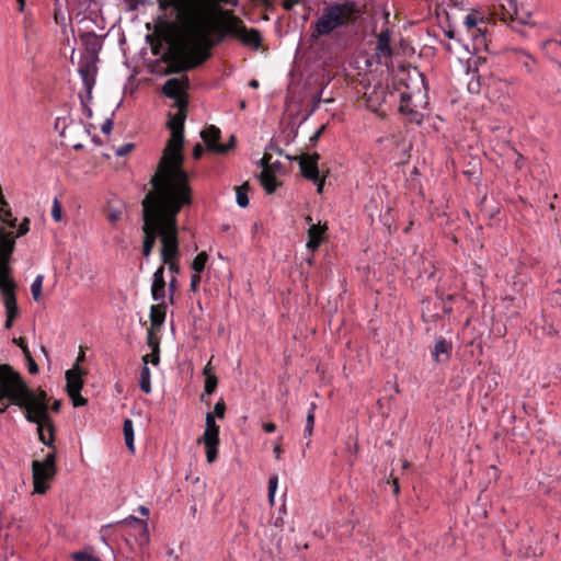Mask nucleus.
Here are the masks:
<instances>
[{"label":"nucleus","mask_w":561,"mask_h":561,"mask_svg":"<svg viewBox=\"0 0 561 561\" xmlns=\"http://www.w3.org/2000/svg\"><path fill=\"white\" fill-rule=\"evenodd\" d=\"M360 15V8L355 1L329 3L321 16L311 24V37L328 36L335 28L355 22Z\"/></svg>","instance_id":"nucleus-7"},{"label":"nucleus","mask_w":561,"mask_h":561,"mask_svg":"<svg viewBox=\"0 0 561 561\" xmlns=\"http://www.w3.org/2000/svg\"><path fill=\"white\" fill-rule=\"evenodd\" d=\"M61 409V401L60 400H55L54 403L51 404L50 407V410L55 413H58Z\"/></svg>","instance_id":"nucleus-64"},{"label":"nucleus","mask_w":561,"mask_h":561,"mask_svg":"<svg viewBox=\"0 0 561 561\" xmlns=\"http://www.w3.org/2000/svg\"><path fill=\"white\" fill-rule=\"evenodd\" d=\"M391 32L386 28L380 32L376 45V54L378 57H390L392 55L390 46Z\"/></svg>","instance_id":"nucleus-23"},{"label":"nucleus","mask_w":561,"mask_h":561,"mask_svg":"<svg viewBox=\"0 0 561 561\" xmlns=\"http://www.w3.org/2000/svg\"><path fill=\"white\" fill-rule=\"evenodd\" d=\"M277 483H278V477L276 474H272L268 479V485H267V489H268V501L271 504L274 503V497H275V492H276V489H277Z\"/></svg>","instance_id":"nucleus-40"},{"label":"nucleus","mask_w":561,"mask_h":561,"mask_svg":"<svg viewBox=\"0 0 561 561\" xmlns=\"http://www.w3.org/2000/svg\"><path fill=\"white\" fill-rule=\"evenodd\" d=\"M503 20H510L512 15H517V1L516 0H504L501 3Z\"/></svg>","instance_id":"nucleus-30"},{"label":"nucleus","mask_w":561,"mask_h":561,"mask_svg":"<svg viewBox=\"0 0 561 561\" xmlns=\"http://www.w3.org/2000/svg\"><path fill=\"white\" fill-rule=\"evenodd\" d=\"M28 230H30V219L28 218H24L22 224L19 226L16 237L24 236Z\"/></svg>","instance_id":"nucleus-53"},{"label":"nucleus","mask_w":561,"mask_h":561,"mask_svg":"<svg viewBox=\"0 0 561 561\" xmlns=\"http://www.w3.org/2000/svg\"><path fill=\"white\" fill-rule=\"evenodd\" d=\"M133 148H134V144H130V142L124 144L123 146H121L119 148L116 149L115 153L117 157H124L127 153H129Z\"/></svg>","instance_id":"nucleus-51"},{"label":"nucleus","mask_w":561,"mask_h":561,"mask_svg":"<svg viewBox=\"0 0 561 561\" xmlns=\"http://www.w3.org/2000/svg\"><path fill=\"white\" fill-rule=\"evenodd\" d=\"M249 190H250V185H249L248 182H245L242 185L236 187V191H237V204L241 208H244V207H247L249 205V197H248Z\"/></svg>","instance_id":"nucleus-31"},{"label":"nucleus","mask_w":561,"mask_h":561,"mask_svg":"<svg viewBox=\"0 0 561 561\" xmlns=\"http://www.w3.org/2000/svg\"><path fill=\"white\" fill-rule=\"evenodd\" d=\"M217 386H218V377L216 375L207 376L205 378L204 392L201 394V400L202 401L204 400L205 394H208V396L213 394L216 391Z\"/></svg>","instance_id":"nucleus-34"},{"label":"nucleus","mask_w":561,"mask_h":561,"mask_svg":"<svg viewBox=\"0 0 561 561\" xmlns=\"http://www.w3.org/2000/svg\"><path fill=\"white\" fill-rule=\"evenodd\" d=\"M85 371L82 370L78 365L66 371V391L72 401L73 407H84L88 404V400L81 396L83 388L82 376Z\"/></svg>","instance_id":"nucleus-12"},{"label":"nucleus","mask_w":561,"mask_h":561,"mask_svg":"<svg viewBox=\"0 0 561 561\" xmlns=\"http://www.w3.org/2000/svg\"><path fill=\"white\" fill-rule=\"evenodd\" d=\"M152 280H159V282L164 280V266L163 265L159 266L156 270V272L153 273V279Z\"/></svg>","instance_id":"nucleus-56"},{"label":"nucleus","mask_w":561,"mask_h":561,"mask_svg":"<svg viewBox=\"0 0 561 561\" xmlns=\"http://www.w3.org/2000/svg\"><path fill=\"white\" fill-rule=\"evenodd\" d=\"M165 309L167 306L164 302H160L159 305H153L150 308V329L159 331L165 319Z\"/></svg>","instance_id":"nucleus-24"},{"label":"nucleus","mask_w":561,"mask_h":561,"mask_svg":"<svg viewBox=\"0 0 561 561\" xmlns=\"http://www.w3.org/2000/svg\"><path fill=\"white\" fill-rule=\"evenodd\" d=\"M54 20L56 24L60 25L64 32L66 31V27L68 25L67 21H71L70 18H67L60 9L55 10Z\"/></svg>","instance_id":"nucleus-42"},{"label":"nucleus","mask_w":561,"mask_h":561,"mask_svg":"<svg viewBox=\"0 0 561 561\" xmlns=\"http://www.w3.org/2000/svg\"><path fill=\"white\" fill-rule=\"evenodd\" d=\"M197 23H180L184 41L181 46L163 58L169 64V73H181L197 68L210 58V50L225 38L209 36V23L203 16Z\"/></svg>","instance_id":"nucleus-2"},{"label":"nucleus","mask_w":561,"mask_h":561,"mask_svg":"<svg viewBox=\"0 0 561 561\" xmlns=\"http://www.w3.org/2000/svg\"><path fill=\"white\" fill-rule=\"evenodd\" d=\"M319 159L320 156L317 152L312 154L304 153L299 157L298 164L300 168V173L306 180L311 182H317L319 180Z\"/></svg>","instance_id":"nucleus-17"},{"label":"nucleus","mask_w":561,"mask_h":561,"mask_svg":"<svg viewBox=\"0 0 561 561\" xmlns=\"http://www.w3.org/2000/svg\"><path fill=\"white\" fill-rule=\"evenodd\" d=\"M211 369H213V367H211V363H210V360H209V362L206 364V366L204 367V369H203V375L205 376V378H206L207 376H215V374H213V373H211Z\"/></svg>","instance_id":"nucleus-63"},{"label":"nucleus","mask_w":561,"mask_h":561,"mask_svg":"<svg viewBox=\"0 0 561 561\" xmlns=\"http://www.w3.org/2000/svg\"><path fill=\"white\" fill-rule=\"evenodd\" d=\"M322 233L323 228H321L319 225H311V227L308 229V241H307V248L310 251H316L321 242H322Z\"/></svg>","instance_id":"nucleus-27"},{"label":"nucleus","mask_w":561,"mask_h":561,"mask_svg":"<svg viewBox=\"0 0 561 561\" xmlns=\"http://www.w3.org/2000/svg\"><path fill=\"white\" fill-rule=\"evenodd\" d=\"M236 136L234 135H231L230 138H229V141L225 145H221L220 147H213L215 149V153L217 154H226L228 153L231 149H233L236 147Z\"/></svg>","instance_id":"nucleus-37"},{"label":"nucleus","mask_w":561,"mask_h":561,"mask_svg":"<svg viewBox=\"0 0 561 561\" xmlns=\"http://www.w3.org/2000/svg\"><path fill=\"white\" fill-rule=\"evenodd\" d=\"M160 11L165 12L173 8L176 12L179 23H197L203 16L209 23V36L216 38L222 32L225 23L220 20L219 14L226 12L220 9V4H230L236 7L238 0H157Z\"/></svg>","instance_id":"nucleus-5"},{"label":"nucleus","mask_w":561,"mask_h":561,"mask_svg":"<svg viewBox=\"0 0 561 561\" xmlns=\"http://www.w3.org/2000/svg\"><path fill=\"white\" fill-rule=\"evenodd\" d=\"M149 362L152 365H158L160 363V352L151 351V354L149 355Z\"/></svg>","instance_id":"nucleus-59"},{"label":"nucleus","mask_w":561,"mask_h":561,"mask_svg":"<svg viewBox=\"0 0 561 561\" xmlns=\"http://www.w3.org/2000/svg\"><path fill=\"white\" fill-rule=\"evenodd\" d=\"M4 399L24 410L26 421L37 425L39 440L53 447L55 426L48 413L47 392L32 390L9 364H0V402Z\"/></svg>","instance_id":"nucleus-1"},{"label":"nucleus","mask_w":561,"mask_h":561,"mask_svg":"<svg viewBox=\"0 0 561 561\" xmlns=\"http://www.w3.org/2000/svg\"><path fill=\"white\" fill-rule=\"evenodd\" d=\"M426 95H416L411 92H401L399 111L405 115L411 123L421 124L423 114L417 110L419 104L424 102Z\"/></svg>","instance_id":"nucleus-15"},{"label":"nucleus","mask_w":561,"mask_h":561,"mask_svg":"<svg viewBox=\"0 0 561 561\" xmlns=\"http://www.w3.org/2000/svg\"><path fill=\"white\" fill-rule=\"evenodd\" d=\"M463 26L471 37L476 50H489L488 28L483 19L479 20L473 13H468L463 20Z\"/></svg>","instance_id":"nucleus-13"},{"label":"nucleus","mask_w":561,"mask_h":561,"mask_svg":"<svg viewBox=\"0 0 561 561\" xmlns=\"http://www.w3.org/2000/svg\"><path fill=\"white\" fill-rule=\"evenodd\" d=\"M186 116L183 112L169 113L167 127L170 129L171 135L163 149L157 172L153 175L159 178V182H168L173 185H190V174L183 168L185 159L183 154L184 123Z\"/></svg>","instance_id":"nucleus-3"},{"label":"nucleus","mask_w":561,"mask_h":561,"mask_svg":"<svg viewBox=\"0 0 561 561\" xmlns=\"http://www.w3.org/2000/svg\"><path fill=\"white\" fill-rule=\"evenodd\" d=\"M48 453L44 460H34L32 462L34 493L44 494L49 488L50 481L56 474V453L55 447Z\"/></svg>","instance_id":"nucleus-8"},{"label":"nucleus","mask_w":561,"mask_h":561,"mask_svg":"<svg viewBox=\"0 0 561 561\" xmlns=\"http://www.w3.org/2000/svg\"><path fill=\"white\" fill-rule=\"evenodd\" d=\"M176 278L172 277L171 280L169 282V302L171 305L174 304V294L176 291Z\"/></svg>","instance_id":"nucleus-50"},{"label":"nucleus","mask_w":561,"mask_h":561,"mask_svg":"<svg viewBox=\"0 0 561 561\" xmlns=\"http://www.w3.org/2000/svg\"><path fill=\"white\" fill-rule=\"evenodd\" d=\"M98 67L93 60H83L78 69L83 87L87 92L88 101L92 100V90L95 85V76Z\"/></svg>","instance_id":"nucleus-18"},{"label":"nucleus","mask_w":561,"mask_h":561,"mask_svg":"<svg viewBox=\"0 0 561 561\" xmlns=\"http://www.w3.org/2000/svg\"><path fill=\"white\" fill-rule=\"evenodd\" d=\"M18 285H10L3 295V305L7 318L14 319L19 316V307L16 302L15 289Z\"/></svg>","instance_id":"nucleus-20"},{"label":"nucleus","mask_w":561,"mask_h":561,"mask_svg":"<svg viewBox=\"0 0 561 561\" xmlns=\"http://www.w3.org/2000/svg\"><path fill=\"white\" fill-rule=\"evenodd\" d=\"M207 261H208V254L205 251L198 253L194 257L192 265H191L194 273L201 274L204 271Z\"/></svg>","instance_id":"nucleus-33"},{"label":"nucleus","mask_w":561,"mask_h":561,"mask_svg":"<svg viewBox=\"0 0 561 561\" xmlns=\"http://www.w3.org/2000/svg\"><path fill=\"white\" fill-rule=\"evenodd\" d=\"M131 520L138 525L141 526L142 528V533H141V536L145 537V539L148 541L149 539V531H148V527H147V522L144 520V519H140V518H137V517H134V516H130Z\"/></svg>","instance_id":"nucleus-48"},{"label":"nucleus","mask_w":561,"mask_h":561,"mask_svg":"<svg viewBox=\"0 0 561 561\" xmlns=\"http://www.w3.org/2000/svg\"><path fill=\"white\" fill-rule=\"evenodd\" d=\"M44 275H37L31 285L32 297L38 301L42 296Z\"/></svg>","instance_id":"nucleus-35"},{"label":"nucleus","mask_w":561,"mask_h":561,"mask_svg":"<svg viewBox=\"0 0 561 561\" xmlns=\"http://www.w3.org/2000/svg\"><path fill=\"white\" fill-rule=\"evenodd\" d=\"M79 98H80V103H81V107H82V113L85 115L87 118H91L93 115V112H92L91 107L88 105V103L90 101H88L87 95L83 96L82 94H80Z\"/></svg>","instance_id":"nucleus-47"},{"label":"nucleus","mask_w":561,"mask_h":561,"mask_svg":"<svg viewBox=\"0 0 561 561\" xmlns=\"http://www.w3.org/2000/svg\"><path fill=\"white\" fill-rule=\"evenodd\" d=\"M214 413L207 412L205 417V431L202 437L197 439V444L205 446L206 459L208 463H213L218 456L219 431L220 427L216 423Z\"/></svg>","instance_id":"nucleus-11"},{"label":"nucleus","mask_w":561,"mask_h":561,"mask_svg":"<svg viewBox=\"0 0 561 561\" xmlns=\"http://www.w3.org/2000/svg\"><path fill=\"white\" fill-rule=\"evenodd\" d=\"M71 557L75 561H101L99 557L87 551H77Z\"/></svg>","instance_id":"nucleus-39"},{"label":"nucleus","mask_w":561,"mask_h":561,"mask_svg":"<svg viewBox=\"0 0 561 561\" xmlns=\"http://www.w3.org/2000/svg\"><path fill=\"white\" fill-rule=\"evenodd\" d=\"M259 180H260L262 187L264 188V191L267 194L274 193L276 191L277 186L280 184L277 181L274 172L266 168H265V170H262V172L260 173Z\"/></svg>","instance_id":"nucleus-25"},{"label":"nucleus","mask_w":561,"mask_h":561,"mask_svg":"<svg viewBox=\"0 0 561 561\" xmlns=\"http://www.w3.org/2000/svg\"><path fill=\"white\" fill-rule=\"evenodd\" d=\"M204 153V148L201 144H196L193 148V157L194 159L198 160L202 158Z\"/></svg>","instance_id":"nucleus-57"},{"label":"nucleus","mask_w":561,"mask_h":561,"mask_svg":"<svg viewBox=\"0 0 561 561\" xmlns=\"http://www.w3.org/2000/svg\"><path fill=\"white\" fill-rule=\"evenodd\" d=\"M221 131L218 127L215 125L208 126L205 130L201 133V137L206 144V148L208 151L215 152V149L211 147H220L221 144H219Z\"/></svg>","instance_id":"nucleus-22"},{"label":"nucleus","mask_w":561,"mask_h":561,"mask_svg":"<svg viewBox=\"0 0 561 561\" xmlns=\"http://www.w3.org/2000/svg\"><path fill=\"white\" fill-rule=\"evenodd\" d=\"M214 413V416L218 417V419H224L225 417V413H226V403L224 401V399H220L214 407V411L211 412Z\"/></svg>","instance_id":"nucleus-44"},{"label":"nucleus","mask_w":561,"mask_h":561,"mask_svg":"<svg viewBox=\"0 0 561 561\" xmlns=\"http://www.w3.org/2000/svg\"><path fill=\"white\" fill-rule=\"evenodd\" d=\"M324 129H325V126L322 125L317 131H314V134L310 137V142L316 144L319 140V138L322 135Z\"/></svg>","instance_id":"nucleus-60"},{"label":"nucleus","mask_w":561,"mask_h":561,"mask_svg":"<svg viewBox=\"0 0 561 561\" xmlns=\"http://www.w3.org/2000/svg\"><path fill=\"white\" fill-rule=\"evenodd\" d=\"M222 33L225 37L227 35L231 37H238L243 44L252 46L257 49L262 45V35L260 31L255 28L248 30L241 19L230 14L222 26Z\"/></svg>","instance_id":"nucleus-10"},{"label":"nucleus","mask_w":561,"mask_h":561,"mask_svg":"<svg viewBox=\"0 0 561 561\" xmlns=\"http://www.w3.org/2000/svg\"><path fill=\"white\" fill-rule=\"evenodd\" d=\"M453 345L451 342L444 337L436 341L435 346L432 351V356L436 363L448 360L451 355Z\"/></svg>","instance_id":"nucleus-21"},{"label":"nucleus","mask_w":561,"mask_h":561,"mask_svg":"<svg viewBox=\"0 0 561 561\" xmlns=\"http://www.w3.org/2000/svg\"><path fill=\"white\" fill-rule=\"evenodd\" d=\"M316 408H317V405L314 403H311L310 408L307 412L306 425H305V430H304L306 437H310L313 433Z\"/></svg>","instance_id":"nucleus-32"},{"label":"nucleus","mask_w":561,"mask_h":561,"mask_svg":"<svg viewBox=\"0 0 561 561\" xmlns=\"http://www.w3.org/2000/svg\"><path fill=\"white\" fill-rule=\"evenodd\" d=\"M151 295L154 301L163 302L165 298V282L152 280Z\"/></svg>","instance_id":"nucleus-29"},{"label":"nucleus","mask_w":561,"mask_h":561,"mask_svg":"<svg viewBox=\"0 0 561 561\" xmlns=\"http://www.w3.org/2000/svg\"><path fill=\"white\" fill-rule=\"evenodd\" d=\"M113 118L110 117V118H106L105 122L102 124L101 126V131L105 135H108L111 134L112 129H113Z\"/></svg>","instance_id":"nucleus-52"},{"label":"nucleus","mask_w":561,"mask_h":561,"mask_svg":"<svg viewBox=\"0 0 561 561\" xmlns=\"http://www.w3.org/2000/svg\"><path fill=\"white\" fill-rule=\"evenodd\" d=\"M262 427L266 433H273L276 431V424L272 422L263 423Z\"/></svg>","instance_id":"nucleus-61"},{"label":"nucleus","mask_w":561,"mask_h":561,"mask_svg":"<svg viewBox=\"0 0 561 561\" xmlns=\"http://www.w3.org/2000/svg\"><path fill=\"white\" fill-rule=\"evenodd\" d=\"M163 263L168 264L169 271L171 273L178 274L180 272V265L176 262H174L173 259Z\"/></svg>","instance_id":"nucleus-58"},{"label":"nucleus","mask_w":561,"mask_h":561,"mask_svg":"<svg viewBox=\"0 0 561 561\" xmlns=\"http://www.w3.org/2000/svg\"><path fill=\"white\" fill-rule=\"evenodd\" d=\"M190 88V79L184 76L182 78H171L165 81L162 87V93L168 99H176L181 95L185 90Z\"/></svg>","instance_id":"nucleus-19"},{"label":"nucleus","mask_w":561,"mask_h":561,"mask_svg":"<svg viewBox=\"0 0 561 561\" xmlns=\"http://www.w3.org/2000/svg\"><path fill=\"white\" fill-rule=\"evenodd\" d=\"M51 216L55 219V221H60L62 219L61 205L57 198L54 199Z\"/></svg>","instance_id":"nucleus-45"},{"label":"nucleus","mask_w":561,"mask_h":561,"mask_svg":"<svg viewBox=\"0 0 561 561\" xmlns=\"http://www.w3.org/2000/svg\"><path fill=\"white\" fill-rule=\"evenodd\" d=\"M192 204L190 185H175L171 204L167 208V217L162 222L161 260L168 262L179 255L178 214L184 206Z\"/></svg>","instance_id":"nucleus-6"},{"label":"nucleus","mask_w":561,"mask_h":561,"mask_svg":"<svg viewBox=\"0 0 561 561\" xmlns=\"http://www.w3.org/2000/svg\"><path fill=\"white\" fill-rule=\"evenodd\" d=\"M299 0H285L283 2V8L287 11H290L297 3H298Z\"/></svg>","instance_id":"nucleus-62"},{"label":"nucleus","mask_w":561,"mask_h":561,"mask_svg":"<svg viewBox=\"0 0 561 561\" xmlns=\"http://www.w3.org/2000/svg\"><path fill=\"white\" fill-rule=\"evenodd\" d=\"M79 38L85 53L84 59L98 62L99 54L103 46L102 38L93 31L80 32Z\"/></svg>","instance_id":"nucleus-16"},{"label":"nucleus","mask_w":561,"mask_h":561,"mask_svg":"<svg viewBox=\"0 0 561 561\" xmlns=\"http://www.w3.org/2000/svg\"><path fill=\"white\" fill-rule=\"evenodd\" d=\"M156 331L157 330L148 329L147 345L151 348V351L160 352V340Z\"/></svg>","instance_id":"nucleus-36"},{"label":"nucleus","mask_w":561,"mask_h":561,"mask_svg":"<svg viewBox=\"0 0 561 561\" xmlns=\"http://www.w3.org/2000/svg\"><path fill=\"white\" fill-rule=\"evenodd\" d=\"M271 154L264 153V156L260 160V165L262 167L263 170H265V168L271 170Z\"/></svg>","instance_id":"nucleus-55"},{"label":"nucleus","mask_w":561,"mask_h":561,"mask_svg":"<svg viewBox=\"0 0 561 561\" xmlns=\"http://www.w3.org/2000/svg\"><path fill=\"white\" fill-rule=\"evenodd\" d=\"M144 366L140 370L139 388L145 393L151 392L150 369L148 367L149 354L142 356Z\"/></svg>","instance_id":"nucleus-26"},{"label":"nucleus","mask_w":561,"mask_h":561,"mask_svg":"<svg viewBox=\"0 0 561 561\" xmlns=\"http://www.w3.org/2000/svg\"><path fill=\"white\" fill-rule=\"evenodd\" d=\"M396 80L399 85L405 88L404 92H411L416 95H427L428 87L425 77L417 67L410 64L400 66Z\"/></svg>","instance_id":"nucleus-9"},{"label":"nucleus","mask_w":561,"mask_h":561,"mask_svg":"<svg viewBox=\"0 0 561 561\" xmlns=\"http://www.w3.org/2000/svg\"><path fill=\"white\" fill-rule=\"evenodd\" d=\"M122 211L112 207L106 210V218L111 224H115L119 220Z\"/></svg>","instance_id":"nucleus-46"},{"label":"nucleus","mask_w":561,"mask_h":561,"mask_svg":"<svg viewBox=\"0 0 561 561\" xmlns=\"http://www.w3.org/2000/svg\"><path fill=\"white\" fill-rule=\"evenodd\" d=\"M28 371L33 375L37 374L39 368L34 358L26 359Z\"/></svg>","instance_id":"nucleus-54"},{"label":"nucleus","mask_w":561,"mask_h":561,"mask_svg":"<svg viewBox=\"0 0 561 561\" xmlns=\"http://www.w3.org/2000/svg\"><path fill=\"white\" fill-rule=\"evenodd\" d=\"M201 274L193 273L191 276L190 290L193 293L198 291L199 283H201Z\"/></svg>","instance_id":"nucleus-49"},{"label":"nucleus","mask_w":561,"mask_h":561,"mask_svg":"<svg viewBox=\"0 0 561 561\" xmlns=\"http://www.w3.org/2000/svg\"><path fill=\"white\" fill-rule=\"evenodd\" d=\"M15 280L13 278V274H1L0 273V290L2 296L4 295L5 290L9 289L10 285H15Z\"/></svg>","instance_id":"nucleus-38"},{"label":"nucleus","mask_w":561,"mask_h":561,"mask_svg":"<svg viewBox=\"0 0 561 561\" xmlns=\"http://www.w3.org/2000/svg\"><path fill=\"white\" fill-rule=\"evenodd\" d=\"M174 100V106L178 108V112H183L187 115V107H188V99L187 96L179 95Z\"/></svg>","instance_id":"nucleus-43"},{"label":"nucleus","mask_w":561,"mask_h":561,"mask_svg":"<svg viewBox=\"0 0 561 561\" xmlns=\"http://www.w3.org/2000/svg\"><path fill=\"white\" fill-rule=\"evenodd\" d=\"M530 13L523 8H517V15H512L510 21L517 22L518 24H526Z\"/></svg>","instance_id":"nucleus-41"},{"label":"nucleus","mask_w":561,"mask_h":561,"mask_svg":"<svg viewBox=\"0 0 561 561\" xmlns=\"http://www.w3.org/2000/svg\"><path fill=\"white\" fill-rule=\"evenodd\" d=\"M123 432H124V438L127 449L130 453H134L135 445H134V425L133 421L130 419H125L123 423Z\"/></svg>","instance_id":"nucleus-28"},{"label":"nucleus","mask_w":561,"mask_h":561,"mask_svg":"<svg viewBox=\"0 0 561 561\" xmlns=\"http://www.w3.org/2000/svg\"><path fill=\"white\" fill-rule=\"evenodd\" d=\"M15 249V237L13 232L7 231L0 227V273L8 275L13 274L11 267L12 254Z\"/></svg>","instance_id":"nucleus-14"},{"label":"nucleus","mask_w":561,"mask_h":561,"mask_svg":"<svg viewBox=\"0 0 561 561\" xmlns=\"http://www.w3.org/2000/svg\"><path fill=\"white\" fill-rule=\"evenodd\" d=\"M152 191L148 192L141 202L142 210V245L153 249L157 238L162 237V222L167 217L168 205L171 204L175 185L159 182L152 176L149 182Z\"/></svg>","instance_id":"nucleus-4"}]
</instances>
